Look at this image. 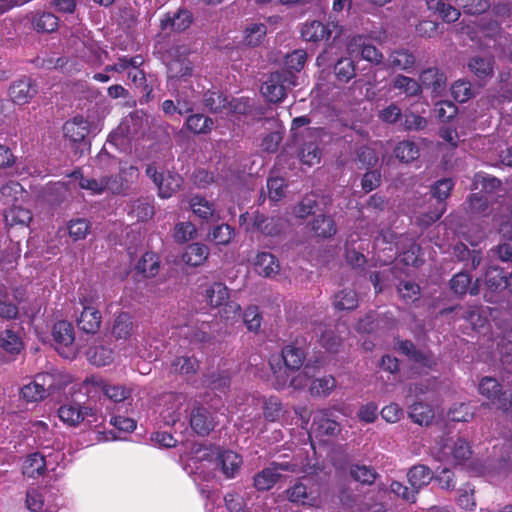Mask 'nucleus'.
Masks as SVG:
<instances>
[{"instance_id":"nucleus-1","label":"nucleus","mask_w":512,"mask_h":512,"mask_svg":"<svg viewBox=\"0 0 512 512\" xmlns=\"http://www.w3.org/2000/svg\"><path fill=\"white\" fill-rule=\"evenodd\" d=\"M297 84V76L291 71H276L270 74L261 86V93L271 103H281L288 90Z\"/></svg>"},{"instance_id":"nucleus-2","label":"nucleus","mask_w":512,"mask_h":512,"mask_svg":"<svg viewBox=\"0 0 512 512\" xmlns=\"http://www.w3.org/2000/svg\"><path fill=\"white\" fill-rule=\"evenodd\" d=\"M453 187L454 182L451 178L440 179L431 186V195L436 199L437 205L433 210L422 213L418 217L419 225L428 227L442 217L446 211L445 200L449 197Z\"/></svg>"},{"instance_id":"nucleus-3","label":"nucleus","mask_w":512,"mask_h":512,"mask_svg":"<svg viewBox=\"0 0 512 512\" xmlns=\"http://www.w3.org/2000/svg\"><path fill=\"white\" fill-rule=\"evenodd\" d=\"M56 390L54 375L47 372L40 373L34 377L33 381L20 389V396L26 402L33 403L43 400Z\"/></svg>"},{"instance_id":"nucleus-4","label":"nucleus","mask_w":512,"mask_h":512,"mask_svg":"<svg viewBox=\"0 0 512 512\" xmlns=\"http://www.w3.org/2000/svg\"><path fill=\"white\" fill-rule=\"evenodd\" d=\"M193 22L194 15L192 11L181 6L174 12H167L162 15L159 21V29L165 35L183 33L191 27Z\"/></svg>"},{"instance_id":"nucleus-5","label":"nucleus","mask_w":512,"mask_h":512,"mask_svg":"<svg viewBox=\"0 0 512 512\" xmlns=\"http://www.w3.org/2000/svg\"><path fill=\"white\" fill-rule=\"evenodd\" d=\"M145 172L157 186L158 195L161 198H170L182 186L183 179L179 174L158 172L154 164H148Z\"/></svg>"},{"instance_id":"nucleus-6","label":"nucleus","mask_w":512,"mask_h":512,"mask_svg":"<svg viewBox=\"0 0 512 512\" xmlns=\"http://www.w3.org/2000/svg\"><path fill=\"white\" fill-rule=\"evenodd\" d=\"M479 393L491 401L498 409L508 411L512 408V394L503 391L501 384L492 377H483L478 387Z\"/></svg>"},{"instance_id":"nucleus-7","label":"nucleus","mask_w":512,"mask_h":512,"mask_svg":"<svg viewBox=\"0 0 512 512\" xmlns=\"http://www.w3.org/2000/svg\"><path fill=\"white\" fill-rule=\"evenodd\" d=\"M307 481H309L307 477H302L285 490L286 498L289 502L304 507H314L316 505L318 496L307 485Z\"/></svg>"},{"instance_id":"nucleus-8","label":"nucleus","mask_w":512,"mask_h":512,"mask_svg":"<svg viewBox=\"0 0 512 512\" xmlns=\"http://www.w3.org/2000/svg\"><path fill=\"white\" fill-rule=\"evenodd\" d=\"M37 93L38 86L36 82L28 76L13 81L8 89V95L14 105L30 103Z\"/></svg>"},{"instance_id":"nucleus-9","label":"nucleus","mask_w":512,"mask_h":512,"mask_svg":"<svg viewBox=\"0 0 512 512\" xmlns=\"http://www.w3.org/2000/svg\"><path fill=\"white\" fill-rule=\"evenodd\" d=\"M312 430L316 437H336L341 432V426L329 409L318 410L312 422Z\"/></svg>"},{"instance_id":"nucleus-10","label":"nucleus","mask_w":512,"mask_h":512,"mask_svg":"<svg viewBox=\"0 0 512 512\" xmlns=\"http://www.w3.org/2000/svg\"><path fill=\"white\" fill-rule=\"evenodd\" d=\"M179 47L174 50V58L167 63V77L170 80L187 81L192 77L194 66L187 55L179 53Z\"/></svg>"},{"instance_id":"nucleus-11","label":"nucleus","mask_w":512,"mask_h":512,"mask_svg":"<svg viewBox=\"0 0 512 512\" xmlns=\"http://www.w3.org/2000/svg\"><path fill=\"white\" fill-rule=\"evenodd\" d=\"M306 355V341L296 339L293 343L284 346L281 354L277 356L282 358V362L287 367H291L298 372L306 359Z\"/></svg>"},{"instance_id":"nucleus-12","label":"nucleus","mask_w":512,"mask_h":512,"mask_svg":"<svg viewBox=\"0 0 512 512\" xmlns=\"http://www.w3.org/2000/svg\"><path fill=\"white\" fill-rule=\"evenodd\" d=\"M139 176L138 168L126 163L119 168L118 175L108 176L109 191L113 194L124 193Z\"/></svg>"},{"instance_id":"nucleus-13","label":"nucleus","mask_w":512,"mask_h":512,"mask_svg":"<svg viewBox=\"0 0 512 512\" xmlns=\"http://www.w3.org/2000/svg\"><path fill=\"white\" fill-rule=\"evenodd\" d=\"M271 370V384L276 390H283L288 387L290 376L297 371L282 362V358L277 355H271L269 358Z\"/></svg>"},{"instance_id":"nucleus-14","label":"nucleus","mask_w":512,"mask_h":512,"mask_svg":"<svg viewBox=\"0 0 512 512\" xmlns=\"http://www.w3.org/2000/svg\"><path fill=\"white\" fill-rule=\"evenodd\" d=\"M190 426L199 436H208L214 430L216 422L212 413L202 406L194 407L190 414Z\"/></svg>"},{"instance_id":"nucleus-15","label":"nucleus","mask_w":512,"mask_h":512,"mask_svg":"<svg viewBox=\"0 0 512 512\" xmlns=\"http://www.w3.org/2000/svg\"><path fill=\"white\" fill-rule=\"evenodd\" d=\"M94 411L90 407L81 406L78 403L64 404L58 409V416L69 426H77L88 416H93Z\"/></svg>"},{"instance_id":"nucleus-16","label":"nucleus","mask_w":512,"mask_h":512,"mask_svg":"<svg viewBox=\"0 0 512 512\" xmlns=\"http://www.w3.org/2000/svg\"><path fill=\"white\" fill-rule=\"evenodd\" d=\"M419 80L421 87L431 90L432 93L440 95L446 90L447 77L437 67L424 69L419 75Z\"/></svg>"},{"instance_id":"nucleus-17","label":"nucleus","mask_w":512,"mask_h":512,"mask_svg":"<svg viewBox=\"0 0 512 512\" xmlns=\"http://www.w3.org/2000/svg\"><path fill=\"white\" fill-rule=\"evenodd\" d=\"M398 351L405 355L410 361L422 367L432 368L435 362L431 353L419 350L411 340H400L397 342Z\"/></svg>"},{"instance_id":"nucleus-18","label":"nucleus","mask_w":512,"mask_h":512,"mask_svg":"<svg viewBox=\"0 0 512 512\" xmlns=\"http://www.w3.org/2000/svg\"><path fill=\"white\" fill-rule=\"evenodd\" d=\"M506 274L504 270L499 267H490L485 272V286L486 292L484 293V299L487 302L493 303V293L502 291L505 289Z\"/></svg>"},{"instance_id":"nucleus-19","label":"nucleus","mask_w":512,"mask_h":512,"mask_svg":"<svg viewBox=\"0 0 512 512\" xmlns=\"http://www.w3.org/2000/svg\"><path fill=\"white\" fill-rule=\"evenodd\" d=\"M348 48L351 52L359 51L361 57L371 63L380 64L382 62V53L374 45L367 43L366 38L362 35L353 36Z\"/></svg>"},{"instance_id":"nucleus-20","label":"nucleus","mask_w":512,"mask_h":512,"mask_svg":"<svg viewBox=\"0 0 512 512\" xmlns=\"http://www.w3.org/2000/svg\"><path fill=\"white\" fill-rule=\"evenodd\" d=\"M480 280L476 279L472 283V277L466 272L455 274L450 280V289L458 296H464L469 293L472 296L478 295L480 292Z\"/></svg>"},{"instance_id":"nucleus-21","label":"nucleus","mask_w":512,"mask_h":512,"mask_svg":"<svg viewBox=\"0 0 512 512\" xmlns=\"http://www.w3.org/2000/svg\"><path fill=\"white\" fill-rule=\"evenodd\" d=\"M387 64L392 69L410 72L416 65V56L407 48H396L389 53Z\"/></svg>"},{"instance_id":"nucleus-22","label":"nucleus","mask_w":512,"mask_h":512,"mask_svg":"<svg viewBox=\"0 0 512 512\" xmlns=\"http://www.w3.org/2000/svg\"><path fill=\"white\" fill-rule=\"evenodd\" d=\"M65 137L74 143L82 142L90 132V124L82 116H76L65 122L63 126Z\"/></svg>"},{"instance_id":"nucleus-23","label":"nucleus","mask_w":512,"mask_h":512,"mask_svg":"<svg viewBox=\"0 0 512 512\" xmlns=\"http://www.w3.org/2000/svg\"><path fill=\"white\" fill-rule=\"evenodd\" d=\"M248 231L259 232L266 236L278 235L281 226L274 217H268L259 211L253 213L251 228Z\"/></svg>"},{"instance_id":"nucleus-24","label":"nucleus","mask_w":512,"mask_h":512,"mask_svg":"<svg viewBox=\"0 0 512 512\" xmlns=\"http://www.w3.org/2000/svg\"><path fill=\"white\" fill-rule=\"evenodd\" d=\"M209 329V324L205 322L186 324L180 328V336L187 339L190 344H202L211 339Z\"/></svg>"},{"instance_id":"nucleus-25","label":"nucleus","mask_w":512,"mask_h":512,"mask_svg":"<svg viewBox=\"0 0 512 512\" xmlns=\"http://www.w3.org/2000/svg\"><path fill=\"white\" fill-rule=\"evenodd\" d=\"M444 449H447L448 454L451 457V460L455 465H462L467 460L470 459L472 455V448L470 443L461 437H458L455 440H451V443H446L444 445Z\"/></svg>"},{"instance_id":"nucleus-26","label":"nucleus","mask_w":512,"mask_h":512,"mask_svg":"<svg viewBox=\"0 0 512 512\" xmlns=\"http://www.w3.org/2000/svg\"><path fill=\"white\" fill-rule=\"evenodd\" d=\"M216 464L226 478H234L242 464V458L236 452L225 450L218 454Z\"/></svg>"},{"instance_id":"nucleus-27","label":"nucleus","mask_w":512,"mask_h":512,"mask_svg":"<svg viewBox=\"0 0 512 512\" xmlns=\"http://www.w3.org/2000/svg\"><path fill=\"white\" fill-rule=\"evenodd\" d=\"M332 31L318 20L307 21L302 25L301 36L305 41L320 42L328 40Z\"/></svg>"},{"instance_id":"nucleus-28","label":"nucleus","mask_w":512,"mask_h":512,"mask_svg":"<svg viewBox=\"0 0 512 512\" xmlns=\"http://www.w3.org/2000/svg\"><path fill=\"white\" fill-rule=\"evenodd\" d=\"M468 69L479 80H487L494 74V59L491 56H474L468 62Z\"/></svg>"},{"instance_id":"nucleus-29","label":"nucleus","mask_w":512,"mask_h":512,"mask_svg":"<svg viewBox=\"0 0 512 512\" xmlns=\"http://www.w3.org/2000/svg\"><path fill=\"white\" fill-rule=\"evenodd\" d=\"M215 122L212 118L201 113L189 115L184 123V128L194 135H207L214 128Z\"/></svg>"},{"instance_id":"nucleus-30","label":"nucleus","mask_w":512,"mask_h":512,"mask_svg":"<svg viewBox=\"0 0 512 512\" xmlns=\"http://www.w3.org/2000/svg\"><path fill=\"white\" fill-rule=\"evenodd\" d=\"M209 256V249L202 243H191L186 246L183 254L182 261L191 267H198L203 265Z\"/></svg>"},{"instance_id":"nucleus-31","label":"nucleus","mask_w":512,"mask_h":512,"mask_svg":"<svg viewBox=\"0 0 512 512\" xmlns=\"http://www.w3.org/2000/svg\"><path fill=\"white\" fill-rule=\"evenodd\" d=\"M134 327L132 316L128 312L122 311L116 314L111 333L117 340H128L133 333Z\"/></svg>"},{"instance_id":"nucleus-32","label":"nucleus","mask_w":512,"mask_h":512,"mask_svg":"<svg viewBox=\"0 0 512 512\" xmlns=\"http://www.w3.org/2000/svg\"><path fill=\"white\" fill-rule=\"evenodd\" d=\"M190 207L193 213L204 221H217L219 219L214 203L202 196H193L190 199Z\"/></svg>"},{"instance_id":"nucleus-33","label":"nucleus","mask_w":512,"mask_h":512,"mask_svg":"<svg viewBox=\"0 0 512 512\" xmlns=\"http://www.w3.org/2000/svg\"><path fill=\"white\" fill-rule=\"evenodd\" d=\"M255 271L263 277H272L278 274L280 265L277 258L269 252H260L254 261Z\"/></svg>"},{"instance_id":"nucleus-34","label":"nucleus","mask_w":512,"mask_h":512,"mask_svg":"<svg viewBox=\"0 0 512 512\" xmlns=\"http://www.w3.org/2000/svg\"><path fill=\"white\" fill-rule=\"evenodd\" d=\"M102 315L99 310L81 311L80 316L76 319L79 330L86 334H96L101 327Z\"/></svg>"},{"instance_id":"nucleus-35","label":"nucleus","mask_w":512,"mask_h":512,"mask_svg":"<svg viewBox=\"0 0 512 512\" xmlns=\"http://www.w3.org/2000/svg\"><path fill=\"white\" fill-rule=\"evenodd\" d=\"M408 482L411 487L417 490L419 493L420 489L427 486L434 478L432 470L423 464L414 465L407 473Z\"/></svg>"},{"instance_id":"nucleus-36","label":"nucleus","mask_w":512,"mask_h":512,"mask_svg":"<svg viewBox=\"0 0 512 512\" xmlns=\"http://www.w3.org/2000/svg\"><path fill=\"white\" fill-rule=\"evenodd\" d=\"M391 86L394 90H398L400 93L405 94L406 97H416L422 93L421 84L414 78L403 74H397L392 79Z\"/></svg>"},{"instance_id":"nucleus-37","label":"nucleus","mask_w":512,"mask_h":512,"mask_svg":"<svg viewBox=\"0 0 512 512\" xmlns=\"http://www.w3.org/2000/svg\"><path fill=\"white\" fill-rule=\"evenodd\" d=\"M135 268L144 278L155 277L160 270V258L155 252H145Z\"/></svg>"},{"instance_id":"nucleus-38","label":"nucleus","mask_w":512,"mask_h":512,"mask_svg":"<svg viewBox=\"0 0 512 512\" xmlns=\"http://www.w3.org/2000/svg\"><path fill=\"white\" fill-rule=\"evenodd\" d=\"M204 296L211 308H218L229 299V289L222 282H214L205 289Z\"/></svg>"},{"instance_id":"nucleus-39","label":"nucleus","mask_w":512,"mask_h":512,"mask_svg":"<svg viewBox=\"0 0 512 512\" xmlns=\"http://www.w3.org/2000/svg\"><path fill=\"white\" fill-rule=\"evenodd\" d=\"M52 336L58 345L68 348L75 340L74 327L72 323L65 320L56 322L52 328Z\"/></svg>"},{"instance_id":"nucleus-40","label":"nucleus","mask_w":512,"mask_h":512,"mask_svg":"<svg viewBox=\"0 0 512 512\" xmlns=\"http://www.w3.org/2000/svg\"><path fill=\"white\" fill-rule=\"evenodd\" d=\"M32 218V212L21 206L13 205L4 212L5 224L9 227L16 225H20L22 227L28 226L32 221Z\"/></svg>"},{"instance_id":"nucleus-41","label":"nucleus","mask_w":512,"mask_h":512,"mask_svg":"<svg viewBox=\"0 0 512 512\" xmlns=\"http://www.w3.org/2000/svg\"><path fill=\"white\" fill-rule=\"evenodd\" d=\"M311 230L317 237L331 238L337 232V226L331 216L318 215L310 223Z\"/></svg>"},{"instance_id":"nucleus-42","label":"nucleus","mask_w":512,"mask_h":512,"mask_svg":"<svg viewBox=\"0 0 512 512\" xmlns=\"http://www.w3.org/2000/svg\"><path fill=\"white\" fill-rule=\"evenodd\" d=\"M46 471V460L45 457L35 452L27 456L23 465V475L28 478H38L42 476Z\"/></svg>"},{"instance_id":"nucleus-43","label":"nucleus","mask_w":512,"mask_h":512,"mask_svg":"<svg viewBox=\"0 0 512 512\" xmlns=\"http://www.w3.org/2000/svg\"><path fill=\"white\" fill-rule=\"evenodd\" d=\"M203 104L211 113H221L227 109L229 98L220 91L208 90L203 95Z\"/></svg>"},{"instance_id":"nucleus-44","label":"nucleus","mask_w":512,"mask_h":512,"mask_svg":"<svg viewBox=\"0 0 512 512\" xmlns=\"http://www.w3.org/2000/svg\"><path fill=\"white\" fill-rule=\"evenodd\" d=\"M32 25L37 32L52 33L57 30L59 20L51 12H36L32 17Z\"/></svg>"},{"instance_id":"nucleus-45","label":"nucleus","mask_w":512,"mask_h":512,"mask_svg":"<svg viewBox=\"0 0 512 512\" xmlns=\"http://www.w3.org/2000/svg\"><path fill=\"white\" fill-rule=\"evenodd\" d=\"M408 414L411 420L419 425H428L434 418L432 408L423 402H415L410 405Z\"/></svg>"},{"instance_id":"nucleus-46","label":"nucleus","mask_w":512,"mask_h":512,"mask_svg":"<svg viewBox=\"0 0 512 512\" xmlns=\"http://www.w3.org/2000/svg\"><path fill=\"white\" fill-rule=\"evenodd\" d=\"M467 212L473 217H485L490 214V205L486 196L481 193H472L468 197Z\"/></svg>"},{"instance_id":"nucleus-47","label":"nucleus","mask_w":512,"mask_h":512,"mask_svg":"<svg viewBox=\"0 0 512 512\" xmlns=\"http://www.w3.org/2000/svg\"><path fill=\"white\" fill-rule=\"evenodd\" d=\"M281 477L280 473H276L275 468L271 466L264 468L254 476V487L258 491L270 490Z\"/></svg>"},{"instance_id":"nucleus-48","label":"nucleus","mask_w":512,"mask_h":512,"mask_svg":"<svg viewBox=\"0 0 512 512\" xmlns=\"http://www.w3.org/2000/svg\"><path fill=\"white\" fill-rule=\"evenodd\" d=\"M86 356L92 365L106 366L113 361V350L103 345L92 346L87 350Z\"/></svg>"},{"instance_id":"nucleus-49","label":"nucleus","mask_w":512,"mask_h":512,"mask_svg":"<svg viewBox=\"0 0 512 512\" xmlns=\"http://www.w3.org/2000/svg\"><path fill=\"white\" fill-rule=\"evenodd\" d=\"M336 387V379L325 375L311 381L309 392L313 397H327Z\"/></svg>"},{"instance_id":"nucleus-50","label":"nucleus","mask_w":512,"mask_h":512,"mask_svg":"<svg viewBox=\"0 0 512 512\" xmlns=\"http://www.w3.org/2000/svg\"><path fill=\"white\" fill-rule=\"evenodd\" d=\"M452 2H442L436 0H427V6L431 10L437 11L442 20L447 23H453L460 17V11L451 4Z\"/></svg>"},{"instance_id":"nucleus-51","label":"nucleus","mask_w":512,"mask_h":512,"mask_svg":"<svg viewBox=\"0 0 512 512\" xmlns=\"http://www.w3.org/2000/svg\"><path fill=\"white\" fill-rule=\"evenodd\" d=\"M173 373L180 375H193L199 369V362L195 357L178 356L171 362Z\"/></svg>"},{"instance_id":"nucleus-52","label":"nucleus","mask_w":512,"mask_h":512,"mask_svg":"<svg viewBox=\"0 0 512 512\" xmlns=\"http://www.w3.org/2000/svg\"><path fill=\"white\" fill-rule=\"evenodd\" d=\"M394 154L399 161L410 163L419 157V147L413 141L403 140L394 148Z\"/></svg>"},{"instance_id":"nucleus-53","label":"nucleus","mask_w":512,"mask_h":512,"mask_svg":"<svg viewBox=\"0 0 512 512\" xmlns=\"http://www.w3.org/2000/svg\"><path fill=\"white\" fill-rule=\"evenodd\" d=\"M351 478L363 485H372L377 477L374 468L367 465L352 464L349 469Z\"/></svg>"},{"instance_id":"nucleus-54","label":"nucleus","mask_w":512,"mask_h":512,"mask_svg":"<svg viewBox=\"0 0 512 512\" xmlns=\"http://www.w3.org/2000/svg\"><path fill=\"white\" fill-rule=\"evenodd\" d=\"M262 409L267 422H277L283 414V404L277 396L264 398Z\"/></svg>"},{"instance_id":"nucleus-55","label":"nucleus","mask_w":512,"mask_h":512,"mask_svg":"<svg viewBox=\"0 0 512 512\" xmlns=\"http://www.w3.org/2000/svg\"><path fill=\"white\" fill-rule=\"evenodd\" d=\"M333 305L337 310H354L358 307V295L354 290L343 289L335 294Z\"/></svg>"},{"instance_id":"nucleus-56","label":"nucleus","mask_w":512,"mask_h":512,"mask_svg":"<svg viewBox=\"0 0 512 512\" xmlns=\"http://www.w3.org/2000/svg\"><path fill=\"white\" fill-rule=\"evenodd\" d=\"M230 383V376L224 371L206 374L204 375L203 379V384L207 388L219 392H224L227 390L230 386Z\"/></svg>"},{"instance_id":"nucleus-57","label":"nucleus","mask_w":512,"mask_h":512,"mask_svg":"<svg viewBox=\"0 0 512 512\" xmlns=\"http://www.w3.org/2000/svg\"><path fill=\"white\" fill-rule=\"evenodd\" d=\"M18 118L16 115L15 105L5 99H0V129L16 128Z\"/></svg>"},{"instance_id":"nucleus-58","label":"nucleus","mask_w":512,"mask_h":512,"mask_svg":"<svg viewBox=\"0 0 512 512\" xmlns=\"http://www.w3.org/2000/svg\"><path fill=\"white\" fill-rule=\"evenodd\" d=\"M128 78L131 79L136 88L140 89L145 102L148 103L152 98L153 86L148 83L145 72L136 68L128 72Z\"/></svg>"},{"instance_id":"nucleus-59","label":"nucleus","mask_w":512,"mask_h":512,"mask_svg":"<svg viewBox=\"0 0 512 512\" xmlns=\"http://www.w3.org/2000/svg\"><path fill=\"white\" fill-rule=\"evenodd\" d=\"M334 73L339 82H349L356 75L354 61L350 58L339 59L334 65Z\"/></svg>"},{"instance_id":"nucleus-60","label":"nucleus","mask_w":512,"mask_h":512,"mask_svg":"<svg viewBox=\"0 0 512 512\" xmlns=\"http://www.w3.org/2000/svg\"><path fill=\"white\" fill-rule=\"evenodd\" d=\"M22 185L17 181H8L0 188V201L4 205H15L19 195L23 193Z\"/></svg>"},{"instance_id":"nucleus-61","label":"nucleus","mask_w":512,"mask_h":512,"mask_svg":"<svg viewBox=\"0 0 512 512\" xmlns=\"http://www.w3.org/2000/svg\"><path fill=\"white\" fill-rule=\"evenodd\" d=\"M267 33V27L263 23H253L246 27L244 41L251 47L258 46Z\"/></svg>"},{"instance_id":"nucleus-62","label":"nucleus","mask_w":512,"mask_h":512,"mask_svg":"<svg viewBox=\"0 0 512 512\" xmlns=\"http://www.w3.org/2000/svg\"><path fill=\"white\" fill-rule=\"evenodd\" d=\"M318 207L317 195L314 193L306 194L298 205L294 208L296 217L305 219L315 213Z\"/></svg>"},{"instance_id":"nucleus-63","label":"nucleus","mask_w":512,"mask_h":512,"mask_svg":"<svg viewBox=\"0 0 512 512\" xmlns=\"http://www.w3.org/2000/svg\"><path fill=\"white\" fill-rule=\"evenodd\" d=\"M0 347L11 354L19 353L22 341L14 331L6 329L0 334Z\"/></svg>"},{"instance_id":"nucleus-64","label":"nucleus","mask_w":512,"mask_h":512,"mask_svg":"<svg viewBox=\"0 0 512 512\" xmlns=\"http://www.w3.org/2000/svg\"><path fill=\"white\" fill-rule=\"evenodd\" d=\"M69 236L74 240L85 239L90 232L91 224L85 218L71 219L68 223Z\"/></svg>"}]
</instances>
